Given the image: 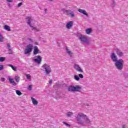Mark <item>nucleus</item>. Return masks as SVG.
<instances>
[{
  "label": "nucleus",
  "mask_w": 128,
  "mask_h": 128,
  "mask_svg": "<svg viewBox=\"0 0 128 128\" xmlns=\"http://www.w3.org/2000/svg\"><path fill=\"white\" fill-rule=\"evenodd\" d=\"M78 10L79 12H80V14H84V16H88V14L86 12V10L82 9H78Z\"/></svg>",
  "instance_id": "obj_14"
},
{
  "label": "nucleus",
  "mask_w": 128,
  "mask_h": 128,
  "mask_svg": "<svg viewBox=\"0 0 128 128\" xmlns=\"http://www.w3.org/2000/svg\"><path fill=\"white\" fill-rule=\"evenodd\" d=\"M1 80L2 82H4V80H6V78H1Z\"/></svg>",
  "instance_id": "obj_37"
},
{
  "label": "nucleus",
  "mask_w": 128,
  "mask_h": 128,
  "mask_svg": "<svg viewBox=\"0 0 128 128\" xmlns=\"http://www.w3.org/2000/svg\"><path fill=\"white\" fill-rule=\"evenodd\" d=\"M26 76L28 80H30V78H32V76H30V74H26Z\"/></svg>",
  "instance_id": "obj_31"
},
{
  "label": "nucleus",
  "mask_w": 128,
  "mask_h": 128,
  "mask_svg": "<svg viewBox=\"0 0 128 128\" xmlns=\"http://www.w3.org/2000/svg\"><path fill=\"white\" fill-rule=\"evenodd\" d=\"M52 82V80H51L49 81V84H50Z\"/></svg>",
  "instance_id": "obj_40"
},
{
  "label": "nucleus",
  "mask_w": 128,
  "mask_h": 128,
  "mask_svg": "<svg viewBox=\"0 0 128 128\" xmlns=\"http://www.w3.org/2000/svg\"><path fill=\"white\" fill-rule=\"evenodd\" d=\"M78 76L80 78H84V75H82V74H79Z\"/></svg>",
  "instance_id": "obj_32"
},
{
  "label": "nucleus",
  "mask_w": 128,
  "mask_h": 128,
  "mask_svg": "<svg viewBox=\"0 0 128 128\" xmlns=\"http://www.w3.org/2000/svg\"><path fill=\"white\" fill-rule=\"evenodd\" d=\"M74 68V70H77V72H84L78 64H75Z\"/></svg>",
  "instance_id": "obj_11"
},
{
  "label": "nucleus",
  "mask_w": 128,
  "mask_h": 128,
  "mask_svg": "<svg viewBox=\"0 0 128 128\" xmlns=\"http://www.w3.org/2000/svg\"><path fill=\"white\" fill-rule=\"evenodd\" d=\"M4 70V66L0 65V70Z\"/></svg>",
  "instance_id": "obj_36"
},
{
  "label": "nucleus",
  "mask_w": 128,
  "mask_h": 128,
  "mask_svg": "<svg viewBox=\"0 0 128 128\" xmlns=\"http://www.w3.org/2000/svg\"><path fill=\"white\" fill-rule=\"evenodd\" d=\"M124 61L122 59H119L115 62L114 66L118 70H122L124 68Z\"/></svg>",
  "instance_id": "obj_3"
},
{
  "label": "nucleus",
  "mask_w": 128,
  "mask_h": 128,
  "mask_svg": "<svg viewBox=\"0 0 128 128\" xmlns=\"http://www.w3.org/2000/svg\"><path fill=\"white\" fill-rule=\"evenodd\" d=\"M116 52L117 56H118L119 58H122V56H124V52H122L120 49H116Z\"/></svg>",
  "instance_id": "obj_10"
},
{
  "label": "nucleus",
  "mask_w": 128,
  "mask_h": 128,
  "mask_svg": "<svg viewBox=\"0 0 128 128\" xmlns=\"http://www.w3.org/2000/svg\"><path fill=\"white\" fill-rule=\"evenodd\" d=\"M31 100H32V104L34 106H36V104H38V101H36L34 98L31 97Z\"/></svg>",
  "instance_id": "obj_19"
},
{
  "label": "nucleus",
  "mask_w": 128,
  "mask_h": 128,
  "mask_svg": "<svg viewBox=\"0 0 128 128\" xmlns=\"http://www.w3.org/2000/svg\"><path fill=\"white\" fill-rule=\"evenodd\" d=\"M6 60L5 57H0V62H2Z\"/></svg>",
  "instance_id": "obj_27"
},
{
  "label": "nucleus",
  "mask_w": 128,
  "mask_h": 128,
  "mask_svg": "<svg viewBox=\"0 0 128 128\" xmlns=\"http://www.w3.org/2000/svg\"><path fill=\"white\" fill-rule=\"evenodd\" d=\"M8 80L10 84H12V86H16V83L14 82V80L12 78H9Z\"/></svg>",
  "instance_id": "obj_16"
},
{
  "label": "nucleus",
  "mask_w": 128,
  "mask_h": 128,
  "mask_svg": "<svg viewBox=\"0 0 128 128\" xmlns=\"http://www.w3.org/2000/svg\"><path fill=\"white\" fill-rule=\"evenodd\" d=\"M8 2H12V0H6Z\"/></svg>",
  "instance_id": "obj_38"
},
{
  "label": "nucleus",
  "mask_w": 128,
  "mask_h": 128,
  "mask_svg": "<svg viewBox=\"0 0 128 128\" xmlns=\"http://www.w3.org/2000/svg\"><path fill=\"white\" fill-rule=\"evenodd\" d=\"M4 30H8V32H10L12 30H10V27L8 25H4Z\"/></svg>",
  "instance_id": "obj_18"
},
{
  "label": "nucleus",
  "mask_w": 128,
  "mask_h": 128,
  "mask_svg": "<svg viewBox=\"0 0 128 128\" xmlns=\"http://www.w3.org/2000/svg\"><path fill=\"white\" fill-rule=\"evenodd\" d=\"M111 6L112 8H114V6H116V1L114 0H112Z\"/></svg>",
  "instance_id": "obj_25"
},
{
  "label": "nucleus",
  "mask_w": 128,
  "mask_h": 128,
  "mask_svg": "<svg viewBox=\"0 0 128 128\" xmlns=\"http://www.w3.org/2000/svg\"><path fill=\"white\" fill-rule=\"evenodd\" d=\"M29 40H30V42H32V40L31 38H29Z\"/></svg>",
  "instance_id": "obj_42"
},
{
  "label": "nucleus",
  "mask_w": 128,
  "mask_h": 128,
  "mask_svg": "<svg viewBox=\"0 0 128 128\" xmlns=\"http://www.w3.org/2000/svg\"><path fill=\"white\" fill-rule=\"evenodd\" d=\"M74 80H77L78 82V80H80V77L77 75L74 76Z\"/></svg>",
  "instance_id": "obj_26"
},
{
  "label": "nucleus",
  "mask_w": 128,
  "mask_h": 128,
  "mask_svg": "<svg viewBox=\"0 0 128 128\" xmlns=\"http://www.w3.org/2000/svg\"><path fill=\"white\" fill-rule=\"evenodd\" d=\"M74 113H72V112H67V116H68V118H70V116H73Z\"/></svg>",
  "instance_id": "obj_24"
},
{
  "label": "nucleus",
  "mask_w": 128,
  "mask_h": 128,
  "mask_svg": "<svg viewBox=\"0 0 128 128\" xmlns=\"http://www.w3.org/2000/svg\"><path fill=\"white\" fill-rule=\"evenodd\" d=\"M42 68H44L45 72L47 74L52 72V69L50 68V66L47 64H44L42 66Z\"/></svg>",
  "instance_id": "obj_4"
},
{
  "label": "nucleus",
  "mask_w": 128,
  "mask_h": 128,
  "mask_svg": "<svg viewBox=\"0 0 128 128\" xmlns=\"http://www.w3.org/2000/svg\"><path fill=\"white\" fill-rule=\"evenodd\" d=\"M34 48V46L32 44H29L27 45L26 48L24 50L25 54H30L32 50V48Z\"/></svg>",
  "instance_id": "obj_6"
},
{
  "label": "nucleus",
  "mask_w": 128,
  "mask_h": 128,
  "mask_svg": "<svg viewBox=\"0 0 128 128\" xmlns=\"http://www.w3.org/2000/svg\"><path fill=\"white\" fill-rule=\"evenodd\" d=\"M68 92H80L82 90V86H69L68 88Z\"/></svg>",
  "instance_id": "obj_2"
},
{
  "label": "nucleus",
  "mask_w": 128,
  "mask_h": 128,
  "mask_svg": "<svg viewBox=\"0 0 128 128\" xmlns=\"http://www.w3.org/2000/svg\"><path fill=\"white\" fill-rule=\"evenodd\" d=\"M62 12H66H66L68 11V10H66V8H62Z\"/></svg>",
  "instance_id": "obj_35"
},
{
  "label": "nucleus",
  "mask_w": 128,
  "mask_h": 128,
  "mask_svg": "<svg viewBox=\"0 0 128 128\" xmlns=\"http://www.w3.org/2000/svg\"><path fill=\"white\" fill-rule=\"evenodd\" d=\"M122 128H126V124H124L122 126Z\"/></svg>",
  "instance_id": "obj_39"
},
{
  "label": "nucleus",
  "mask_w": 128,
  "mask_h": 128,
  "mask_svg": "<svg viewBox=\"0 0 128 128\" xmlns=\"http://www.w3.org/2000/svg\"><path fill=\"white\" fill-rule=\"evenodd\" d=\"M92 32V30L90 28H88L86 30V32L87 34H90Z\"/></svg>",
  "instance_id": "obj_20"
},
{
  "label": "nucleus",
  "mask_w": 128,
  "mask_h": 128,
  "mask_svg": "<svg viewBox=\"0 0 128 128\" xmlns=\"http://www.w3.org/2000/svg\"><path fill=\"white\" fill-rule=\"evenodd\" d=\"M79 40L82 42V44H88V38L84 36H80Z\"/></svg>",
  "instance_id": "obj_8"
},
{
  "label": "nucleus",
  "mask_w": 128,
  "mask_h": 128,
  "mask_svg": "<svg viewBox=\"0 0 128 128\" xmlns=\"http://www.w3.org/2000/svg\"><path fill=\"white\" fill-rule=\"evenodd\" d=\"M4 36H2V34L0 32V42H4Z\"/></svg>",
  "instance_id": "obj_22"
},
{
  "label": "nucleus",
  "mask_w": 128,
  "mask_h": 128,
  "mask_svg": "<svg viewBox=\"0 0 128 128\" xmlns=\"http://www.w3.org/2000/svg\"><path fill=\"white\" fill-rule=\"evenodd\" d=\"M44 12L46 14H47V12H48V9H45L44 10Z\"/></svg>",
  "instance_id": "obj_41"
},
{
  "label": "nucleus",
  "mask_w": 128,
  "mask_h": 128,
  "mask_svg": "<svg viewBox=\"0 0 128 128\" xmlns=\"http://www.w3.org/2000/svg\"><path fill=\"white\" fill-rule=\"evenodd\" d=\"M40 54V50L37 46H35L34 47V54L36 56V54Z\"/></svg>",
  "instance_id": "obj_15"
},
{
  "label": "nucleus",
  "mask_w": 128,
  "mask_h": 128,
  "mask_svg": "<svg viewBox=\"0 0 128 128\" xmlns=\"http://www.w3.org/2000/svg\"><path fill=\"white\" fill-rule=\"evenodd\" d=\"M16 94H18V96H22V92L20 91L19 90H16Z\"/></svg>",
  "instance_id": "obj_28"
},
{
  "label": "nucleus",
  "mask_w": 128,
  "mask_h": 128,
  "mask_svg": "<svg viewBox=\"0 0 128 128\" xmlns=\"http://www.w3.org/2000/svg\"><path fill=\"white\" fill-rule=\"evenodd\" d=\"M28 19V22L27 24L30 26V28H32V30H34V32H40V30L39 29H37L36 27H34V26H32V24L30 22H32V18L28 17L27 18Z\"/></svg>",
  "instance_id": "obj_5"
},
{
  "label": "nucleus",
  "mask_w": 128,
  "mask_h": 128,
  "mask_svg": "<svg viewBox=\"0 0 128 128\" xmlns=\"http://www.w3.org/2000/svg\"><path fill=\"white\" fill-rule=\"evenodd\" d=\"M7 47L9 51L12 50V47L10 46V44H7Z\"/></svg>",
  "instance_id": "obj_29"
},
{
  "label": "nucleus",
  "mask_w": 128,
  "mask_h": 128,
  "mask_svg": "<svg viewBox=\"0 0 128 128\" xmlns=\"http://www.w3.org/2000/svg\"><path fill=\"white\" fill-rule=\"evenodd\" d=\"M14 80L17 84H18V82H20V76H16L14 77Z\"/></svg>",
  "instance_id": "obj_21"
},
{
  "label": "nucleus",
  "mask_w": 128,
  "mask_h": 128,
  "mask_svg": "<svg viewBox=\"0 0 128 128\" xmlns=\"http://www.w3.org/2000/svg\"><path fill=\"white\" fill-rule=\"evenodd\" d=\"M8 66H10V68H12V70H13L14 72H16V68L12 64H9Z\"/></svg>",
  "instance_id": "obj_23"
},
{
  "label": "nucleus",
  "mask_w": 128,
  "mask_h": 128,
  "mask_svg": "<svg viewBox=\"0 0 128 128\" xmlns=\"http://www.w3.org/2000/svg\"><path fill=\"white\" fill-rule=\"evenodd\" d=\"M73 26L74 21H70L66 24V28H68V30H70V28H72Z\"/></svg>",
  "instance_id": "obj_13"
},
{
  "label": "nucleus",
  "mask_w": 128,
  "mask_h": 128,
  "mask_svg": "<svg viewBox=\"0 0 128 128\" xmlns=\"http://www.w3.org/2000/svg\"><path fill=\"white\" fill-rule=\"evenodd\" d=\"M62 124H65L66 126H68V128H70V124L66 123V122H63Z\"/></svg>",
  "instance_id": "obj_30"
},
{
  "label": "nucleus",
  "mask_w": 128,
  "mask_h": 128,
  "mask_svg": "<svg viewBox=\"0 0 128 128\" xmlns=\"http://www.w3.org/2000/svg\"><path fill=\"white\" fill-rule=\"evenodd\" d=\"M111 60H112V62H118V57H116V54L112 53L110 56Z\"/></svg>",
  "instance_id": "obj_9"
},
{
  "label": "nucleus",
  "mask_w": 128,
  "mask_h": 128,
  "mask_svg": "<svg viewBox=\"0 0 128 128\" xmlns=\"http://www.w3.org/2000/svg\"><path fill=\"white\" fill-rule=\"evenodd\" d=\"M22 6V2H20L19 4H18V8H20Z\"/></svg>",
  "instance_id": "obj_33"
},
{
  "label": "nucleus",
  "mask_w": 128,
  "mask_h": 128,
  "mask_svg": "<svg viewBox=\"0 0 128 128\" xmlns=\"http://www.w3.org/2000/svg\"><path fill=\"white\" fill-rule=\"evenodd\" d=\"M66 14L67 16H70L71 18H74V16H76V15H74V12L70 10H67Z\"/></svg>",
  "instance_id": "obj_12"
},
{
  "label": "nucleus",
  "mask_w": 128,
  "mask_h": 128,
  "mask_svg": "<svg viewBox=\"0 0 128 128\" xmlns=\"http://www.w3.org/2000/svg\"><path fill=\"white\" fill-rule=\"evenodd\" d=\"M66 50L67 54H68L72 58V51L70 50H68L67 47H66Z\"/></svg>",
  "instance_id": "obj_17"
},
{
  "label": "nucleus",
  "mask_w": 128,
  "mask_h": 128,
  "mask_svg": "<svg viewBox=\"0 0 128 128\" xmlns=\"http://www.w3.org/2000/svg\"><path fill=\"white\" fill-rule=\"evenodd\" d=\"M50 2H52V0H49Z\"/></svg>",
  "instance_id": "obj_43"
},
{
  "label": "nucleus",
  "mask_w": 128,
  "mask_h": 128,
  "mask_svg": "<svg viewBox=\"0 0 128 128\" xmlns=\"http://www.w3.org/2000/svg\"><path fill=\"white\" fill-rule=\"evenodd\" d=\"M36 58L34 59V61L36 62V64H40V62H42V56H36Z\"/></svg>",
  "instance_id": "obj_7"
},
{
  "label": "nucleus",
  "mask_w": 128,
  "mask_h": 128,
  "mask_svg": "<svg viewBox=\"0 0 128 128\" xmlns=\"http://www.w3.org/2000/svg\"><path fill=\"white\" fill-rule=\"evenodd\" d=\"M32 85H30L28 87V90H32Z\"/></svg>",
  "instance_id": "obj_34"
},
{
  "label": "nucleus",
  "mask_w": 128,
  "mask_h": 128,
  "mask_svg": "<svg viewBox=\"0 0 128 128\" xmlns=\"http://www.w3.org/2000/svg\"><path fill=\"white\" fill-rule=\"evenodd\" d=\"M75 118L78 124H80L81 126H88V124H90V120L86 115L83 113L79 112L75 115Z\"/></svg>",
  "instance_id": "obj_1"
}]
</instances>
